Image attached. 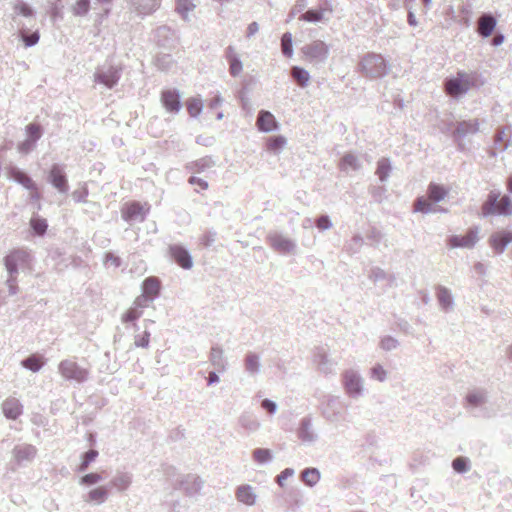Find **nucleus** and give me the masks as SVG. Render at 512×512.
I'll return each mask as SVG.
<instances>
[{"label":"nucleus","instance_id":"1","mask_svg":"<svg viewBox=\"0 0 512 512\" xmlns=\"http://www.w3.org/2000/svg\"><path fill=\"white\" fill-rule=\"evenodd\" d=\"M124 65L105 62L96 68L93 78L94 82L104 86L106 89H114L122 77Z\"/></svg>","mask_w":512,"mask_h":512},{"label":"nucleus","instance_id":"2","mask_svg":"<svg viewBox=\"0 0 512 512\" xmlns=\"http://www.w3.org/2000/svg\"><path fill=\"white\" fill-rule=\"evenodd\" d=\"M92 0H76L71 5L70 10L75 17H86L92 9ZM113 0H94V5H100L101 10L95 12V22L102 23L103 19L107 18L111 13V5ZM97 10V7H93Z\"/></svg>","mask_w":512,"mask_h":512},{"label":"nucleus","instance_id":"3","mask_svg":"<svg viewBox=\"0 0 512 512\" xmlns=\"http://www.w3.org/2000/svg\"><path fill=\"white\" fill-rule=\"evenodd\" d=\"M481 212L484 216L489 215H512V200L506 196H500L499 193L490 192L486 201L481 207Z\"/></svg>","mask_w":512,"mask_h":512},{"label":"nucleus","instance_id":"4","mask_svg":"<svg viewBox=\"0 0 512 512\" xmlns=\"http://www.w3.org/2000/svg\"><path fill=\"white\" fill-rule=\"evenodd\" d=\"M32 259V255L26 249L16 248L11 250L4 257V265L8 275L18 276L20 270L30 269Z\"/></svg>","mask_w":512,"mask_h":512},{"label":"nucleus","instance_id":"5","mask_svg":"<svg viewBox=\"0 0 512 512\" xmlns=\"http://www.w3.org/2000/svg\"><path fill=\"white\" fill-rule=\"evenodd\" d=\"M151 205L147 202L141 203L137 200H131L123 203L121 207V217L129 225L142 223L146 220Z\"/></svg>","mask_w":512,"mask_h":512},{"label":"nucleus","instance_id":"6","mask_svg":"<svg viewBox=\"0 0 512 512\" xmlns=\"http://www.w3.org/2000/svg\"><path fill=\"white\" fill-rule=\"evenodd\" d=\"M476 86V77L464 71H459L457 76L446 80L444 90L451 97H457L468 92Z\"/></svg>","mask_w":512,"mask_h":512},{"label":"nucleus","instance_id":"7","mask_svg":"<svg viewBox=\"0 0 512 512\" xmlns=\"http://www.w3.org/2000/svg\"><path fill=\"white\" fill-rule=\"evenodd\" d=\"M65 168L66 166L62 163H54L46 174L47 183L56 189L59 194L63 195H66L70 188Z\"/></svg>","mask_w":512,"mask_h":512},{"label":"nucleus","instance_id":"8","mask_svg":"<svg viewBox=\"0 0 512 512\" xmlns=\"http://www.w3.org/2000/svg\"><path fill=\"white\" fill-rule=\"evenodd\" d=\"M58 371L65 380L83 383L88 379L89 371L75 361L65 359L58 365Z\"/></svg>","mask_w":512,"mask_h":512},{"label":"nucleus","instance_id":"9","mask_svg":"<svg viewBox=\"0 0 512 512\" xmlns=\"http://www.w3.org/2000/svg\"><path fill=\"white\" fill-rule=\"evenodd\" d=\"M154 41L159 48L171 51L177 46L179 37L175 30L167 25H162L155 29Z\"/></svg>","mask_w":512,"mask_h":512},{"label":"nucleus","instance_id":"10","mask_svg":"<svg viewBox=\"0 0 512 512\" xmlns=\"http://www.w3.org/2000/svg\"><path fill=\"white\" fill-rule=\"evenodd\" d=\"M168 254L173 262L181 268L188 270L193 266V258L188 249L181 244H171L168 247Z\"/></svg>","mask_w":512,"mask_h":512},{"label":"nucleus","instance_id":"11","mask_svg":"<svg viewBox=\"0 0 512 512\" xmlns=\"http://www.w3.org/2000/svg\"><path fill=\"white\" fill-rule=\"evenodd\" d=\"M203 485L202 480L197 475L187 474L178 479L174 484L175 490H183L188 497L196 496Z\"/></svg>","mask_w":512,"mask_h":512},{"label":"nucleus","instance_id":"12","mask_svg":"<svg viewBox=\"0 0 512 512\" xmlns=\"http://www.w3.org/2000/svg\"><path fill=\"white\" fill-rule=\"evenodd\" d=\"M161 103L167 112L178 113L182 108L181 94L178 89H164L160 96Z\"/></svg>","mask_w":512,"mask_h":512},{"label":"nucleus","instance_id":"13","mask_svg":"<svg viewBox=\"0 0 512 512\" xmlns=\"http://www.w3.org/2000/svg\"><path fill=\"white\" fill-rule=\"evenodd\" d=\"M7 176L10 180L23 186L26 190H33L37 188V183L32 177L23 169L16 165H9L7 167Z\"/></svg>","mask_w":512,"mask_h":512},{"label":"nucleus","instance_id":"14","mask_svg":"<svg viewBox=\"0 0 512 512\" xmlns=\"http://www.w3.org/2000/svg\"><path fill=\"white\" fill-rule=\"evenodd\" d=\"M361 64L370 76H381L385 73L384 59L380 55H367L363 58Z\"/></svg>","mask_w":512,"mask_h":512},{"label":"nucleus","instance_id":"15","mask_svg":"<svg viewBox=\"0 0 512 512\" xmlns=\"http://www.w3.org/2000/svg\"><path fill=\"white\" fill-rule=\"evenodd\" d=\"M15 462L21 466L24 462H32L37 455V448L28 443L18 444L12 450Z\"/></svg>","mask_w":512,"mask_h":512},{"label":"nucleus","instance_id":"16","mask_svg":"<svg viewBox=\"0 0 512 512\" xmlns=\"http://www.w3.org/2000/svg\"><path fill=\"white\" fill-rule=\"evenodd\" d=\"M478 240L477 230L470 229L464 235H454L447 240L450 248H471Z\"/></svg>","mask_w":512,"mask_h":512},{"label":"nucleus","instance_id":"17","mask_svg":"<svg viewBox=\"0 0 512 512\" xmlns=\"http://www.w3.org/2000/svg\"><path fill=\"white\" fill-rule=\"evenodd\" d=\"M1 409L8 420H17L23 414V405L19 399L15 397L6 398L2 404Z\"/></svg>","mask_w":512,"mask_h":512},{"label":"nucleus","instance_id":"18","mask_svg":"<svg viewBox=\"0 0 512 512\" xmlns=\"http://www.w3.org/2000/svg\"><path fill=\"white\" fill-rule=\"evenodd\" d=\"M222 348L220 346L212 347L211 349V360L213 365L218 366L217 371H210L207 379V384L212 385L214 383H217L220 381V377L218 375V372H221L224 370V363L222 360Z\"/></svg>","mask_w":512,"mask_h":512},{"label":"nucleus","instance_id":"19","mask_svg":"<svg viewBox=\"0 0 512 512\" xmlns=\"http://www.w3.org/2000/svg\"><path fill=\"white\" fill-rule=\"evenodd\" d=\"M496 25L497 20L494 16L491 14H483L477 21V32L482 37L487 38L492 35Z\"/></svg>","mask_w":512,"mask_h":512},{"label":"nucleus","instance_id":"20","mask_svg":"<svg viewBox=\"0 0 512 512\" xmlns=\"http://www.w3.org/2000/svg\"><path fill=\"white\" fill-rule=\"evenodd\" d=\"M268 241L270 246L274 248L278 253L287 254L292 252L294 249L293 242L289 238L280 234L269 236Z\"/></svg>","mask_w":512,"mask_h":512},{"label":"nucleus","instance_id":"21","mask_svg":"<svg viewBox=\"0 0 512 512\" xmlns=\"http://www.w3.org/2000/svg\"><path fill=\"white\" fill-rule=\"evenodd\" d=\"M29 229L34 237L42 238L47 233L48 221L38 213H33L29 222Z\"/></svg>","mask_w":512,"mask_h":512},{"label":"nucleus","instance_id":"22","mask_svg":"<svg viewBox=\"0 0 512 512\" xmlns=\"http://www.w3.org/2000/svg\"><path fill=\"white\" fill-rule=\"evenodd\" d=\"M109 493L110 489L108 485L98 486L91 489L87 495L84 496V501L95 505H101L107 500Z\"/></svg>","mask_w":512,"mask_h":512},{"label":"nucleus","instance_id":"23","mask_svg":"<svg viewBox=\"0 0 512 512\" xmlns=\"http://www.w3.org/2000/svg\"><path fill=\"white\" fill-rule=\"evenodd\" d=\"M141 288L142 293L154 301L160 294L161 282L158 277L150 276L143 280Z\"/></svg>","mask_w":512,"mask_h":512},{"label":"nucleus","instance_id":"24","mask_svg":"<svg viewBox=\"0 0 512 512\" xmlns=\"http://www.w3.org/2000/svg\"><path fill=\"white\" fill-rule=\"evenodd\" d=\"M304 54L311 59H324L328 54V48L323 41L317 40L304 48Z\"/></svg>","mask_w":512,"mask_h":512},{"label":"nucleus","instance_id":"25","mask_svg":"<svg viewBox=\"0 0 512 512\" xmlns=\"http://www.w3.org/2000/svg\"><path fill=\"white\" fill-rule=\"evenodd\" d=\"M256 125L258 129L263 132H270L278 127L275 117L268 111H260Z\"/></svg>","mask_w":512,"mask_h":512},{"label":"nucleus","instance_id":"26","mask_svg":"<svg viewBox=\"0 0 512 512\" xmlns=\"http://www.w3.org/2000/svg\"><path fill=\"white\" fill-rule=\"evenodd\" d=\"M46 363V360L45 358L38 354V353H33V354H30L29 356L25 357L22 361H21V366L31 372H39L43 366L45 365Z\"/></svg>","mask_w":512,"mask_h":512},{"label":"nucleus","instance_id":"27","mask_svg":"<svg viewBox=\"0 0 512 512\" xmlns=\"http://www.w3.org/2000/svg\"><path fill=\"white\" fill-rule=\"evenodd\" d=\"M344 386L346 392L351 396H356L361 391V383L359 377L354 372H345L343 375Z\"/></svg>","mask_w":512,"mask_h":512},{"label":"nucleus","instance_id":"28","mask_svg":"<svg viewBox=\"0 0 512 512\" xmlns=\"http://www.w3.org/2000/svg\"><path fill=\"white\" fill-rule=\"evenodd\" d=\"M161 0H132L133 6L139 15L146 16L160 6Z\"/></svg>","mask_w":512,"mask_h":512},{"label":"nucleus","instance_id":"29","mask_svg":"<svg viewBox=\"0 0 512 512\" xmlns=\"http://www.w3.org/2000/svg\"><path fill=\"white\" fill-rule=\"evenodd\" d=\"M512 242V233L511 232H497L494 233L490 238V245L497 252H502L507 244Z\"/></svg>","mask_w":512,"mask_h":512},{"label":"nucleus","instance_id":"30","mask_svg":"<svg viewBox=\"0 0 512 512\" xmlns=\"http://www.w3.org/2000/svg\"><path fill=\"white\" fill-rule=\"evenodd\" d=\"M19 39L26 48L35 46L40 39V33L38 30L30 31L28 28L23 27L19 31Z\"/></svg>","mask_w":512,"mask_h":512},{"label":"nucleus","instance_id":"31","mask_svg":"<svg viewBox=\"0 0 512 512\" xmlns=\"http://www.w3.org/2000/svg\"><path fill=\"white\" fill-rule=\"evenodd\" d=\"M99 455L98 450L94 448H90L88 451L83 452L80 455V464L78 465L76 471L78 473H83L88 470L89 466L97 459Z\"/></svg>","mask_w":512,"mask_h":512},{"label":"nucleus","instance_id":"32","mask_svg":"<svg viewBox=\"0 0 512 512\" xmlns=\"http://www.w3.org/2000/svg\"><path fill=\"white\" fill-rule=\"evenodd\" d=\"M155 65L158 70L169 72L175 66V61L171 54L159 53L155 58Z\"/></svg>","mask_w":512,"mask_h":512},{"label":"nucleus","instance_id":"33","mask_svg":"<svg viewBox=\"0 0 512 512\" xmlns=\"http://www.w3.org/2000/svg\"><path fill=\"white\" fill-rule=\"evenodd\" d=\"M15 15L23 16L25 18H34L36 10L27 2L17 0L13 5Z\"/></svg>","mask_w":512,"mask_h":512},{"label":"nucleus","instance_id":"34","mask_svg":"<svg viewBox=\"0 0 512 512\" xmlns=\"http://www.w3.org/2000/svg\"><path fill=\"white\" fill-rule=\"evenodd\" d=\"M44 134L43 126L38 122H31L25 126V135L31 141L37 142L41 139Z\"/></svg>","mask_w":512,"mask_h":512},{"label":"nucleus","instance_id":"35","mask_svg":"<svg viewBox=\"0 0 512 512\" xmlns=\"http://www.w3.org/2000/svg\"><path fill=\"white\" fill-rule=\"evenodd\" d=\"M236 496L240 502L246 505H253L255 503L256 495L249 485L240 486L237 489Z\"/></svg>","mask_w":512,"mask_h":512},{"label":"nucleus","instance_id":"36","mask_svg":"<svg viewBox=\"0 0 512 512\" xmlns=\"http://www.w3.org/2000/svg\"><path fill=\"white\" fill-rule=\"evenodd\" d=\"M131 476L128 473H122L115 476L109 483L110 487H115L119 491L126 490L131 484Z\"/></svg>","mask_w":512,"mask_h":512},{"label":"nucleus","instance_id":"37","mask_svg":"<svg viewBox=\"0 0 512 512\" xmlns=\"http://www.w3.org/2000/svg\"><path fill=\"white\" fill-rule=\"evenodd\" d=\"M195 7L193 0H176V12L184 21H188V12L194 10Z\"/></svg>","mask_w":512,"mask_h":512},{"label":"nucleus","instance_id":"38","mask_svg":"<svg viewBox=\"0 0 512 512\" xmlns=\"http://www.w3.org/2000/svg\"><path fill=\"white\" fill-rule=\"evenodd\" d=\"M447 195V190L438 184L431 183L428 187V196L432 202H439Z\"/></svg>","mask_w":512,"mask_h":512},{"label":"nucleus","instance_id":"39","mask_svg":"<svg viewBox=\"0 0 512 512\" xmlns=\"http://www.w3.org/2000/svg\"><path fill=\"white\" fill-rule=\"evenodd\" d=\"M142 313L143 311L137 307H131L122 315V322L126 324L132 323L137 331L139 327L136 324V321L142 316Z\"/></svg>","mask_w":512,"mask_h":512},{"label":"nucleus","instance_id":"40","mask_svg":"<svg viewBox=\"0 0 512 512\" xmlns=\"http://www.w3.org/2000/svg\"><path fill=\"white\" fill-rule=\"evenodd\" d=\"M187 109L191 117H198L203 110V102L201 98L191 97L186 103Z\"/></svg>","mask_w":512,"mask_h":512},{"label":"nucleus","instance_id":"41","mask_svg":"<svg viewBox=\"0 0 512 512\" xmlns=\"http://www.w3.org/2000/svg\"><path fill=\"white\" fill-rule=\"evenodd\" d=\"M103 479H104V477L100 473L90 472V473L84 474L82 477H80L79 483H80V485L90 487V486L98 484Z\"/></svg>","mask_w":512,"mask_h":512},{"label":"nucleus","instance_id":"42","mask_svg":"<svg viewBox=\"0 0 512 512\" xmlns=\"http://www.w3.org/2000/svg\"><path fill=\"white\" fill-rule=\"evenodd\" d=\"M286 144V139L283 136L270 137L266 142V148L270 152H278Z\"/></svg>","mask_w":512,"mask_h":512},{"label":"nucleus","instance_id":"43","mask_svg":"<svg viewBox=\"0 0 512 512\" xmlns=\"http://www.w3.org/2000/svg\"><path fill=\"white\" fill-rule=\"evenodd\" d=\"M320 479V474L315 468H308L302 472V480L309 486H313Z\"/></svg>","mask_w":512,"mask_h":512},{"label":"nucleus","instance_id":"44","mask_svg":"<svg viewBox=\"0 0 512 512\" xmlns=\"http://www.w3.org/2000/svg\"><path fill=\"white\" fill-rule=\"evenodd\" d=\"M292 77L297 81V83L304 87L309 81V74L307 71L300 67H293L292 69Z\"/></svg>","mask_w":512,"mask_h":512},{"label":"nucleus","instance_id":"45","mask_svg":"<svg viewBox=\"0 0 512 512\" xmlns=\"http://www.w3.org/2000/svg\"><path fill=\"white\" fill-rule=\"evenodd\" d=\"M216 235L217 233L214 230H207L200 238V244L207 248L212 249L214 247V243L216 241Z\"/></svg>","mask_w":512,"mask_h":512},{"label":"nucleus","instance_id":"46","mask_svg":"<svg viewBox=\"0 0 512 512\" xmlns=\"http://www.w3.org/2000/svg\"><path fill=\"white\" fill-rule=\"evenodd\" d=\"M437 299L443 308H448L452 304V297L447 288L440 287L438 289Z\"/></svg>","mask_w":512,"mask_h":512},{"label":"nucleus","instance_id":"47","mask_svg":"<svg viewBox=\"0 0 512 512\" xmlns=\"http://www.w3.org/2000/svg\"><path fill=\"white\" fill-rule=\"evenodd\" d=\"M324 10H308L301 15L300 19L307 22H318L323 19Z\"/></svg>","mask_w":512,"mask_h":512},{"label":"nucleus","instance_id":"48","mask_svg":"<svg viewBox=\"0 0 512 512\" xmlns=\"http://www.w3.org/2000/svg\"><path fill=\"white\" fill-rule=\"evenodd\" d=\"M150 343V332L145 325V330L142 334H136L134 344L136 347L148 348Z\"/></svg>","mask_w":512,"mask_h":512},{"label":"nucleus","instance_id":"49","mask_svg":"<svg viewBox=\"0 0 512 512\" xmlns=\"http://www.w3.org/2000/svg\"><path fill=\"white\" fill-rule=\"evenodd\" d=\"M36 146L37 144L35 142L26 137L23 141H20L17 144V150L22 155H28L36 148Z\"/></svg>","mask_w":512,"mask_h":512},{"label":"nucleus","instance_id":"50","mask_svg":"<svg viewBox=\"0 0 512 512\" xmlns=\"http://www.w3.org/2000/svg\"><path fill=\"white\" fill-rule=\"evenodd\" d=\"M432 201L428 198L420 197L414 204L416 212L428 213L432 211Z\"/></svg>","mask_w":512,"mask_h":512},{"label":"nucleus","instance_id":"51","mask_svg":"<svg viewBox=\"0 0 512 512\" xmlns=\"http://www.w3.org/2000/svg\"><path fill=\"white\" fill-rule=\"evenodd\" d=\"M281 47L284 55L290 57L292 55V36L290 33H285L281 39Z\"/></svg>","mask_w":512,"mask_h":512},{"label":"nucleus","instance_id":"52","mask_svg":"<svg viewBox=\"0 0 512 512\" xmlns=\"http://www.w3.org/2000/svg\"><path fill=\"white\" fill-rule=\"evenodd\" d=\"M213 164V161L210 157L201 158L195 162H193L191 165L193 166V169L195 172H202L206 168L211 167Z\"/></svg>","mask_w":512,"mask_h":512},{"label":"nucleus","instance_id":"53","mask_svg":"<svg viewBox=\"0 0 512 512\" xmlns=\"http://www.w3.org/2000/svg\"><path fill=\"white\" fill-rule=\"evenodd\" d=\"M110 263L115 268H118L122 265V259L118 255H116L113 251H107L104 254V264Z\"/></svg>","mask_w":512,"mask_h":512},{"label":"nucleus","instance_id":"54","mask_svg":"<svg viewBox=\"0 0 512 512\" xmlns=\"http://www.w3.org/2000/svg\"><path fill=\"white\" fill-rule=\"evenodd\" d=\"M88 193V188L86 185H84L81 188L76 189L72 192V198L77 203H84L86 202Z\"/></svg>","mask_w":512,"mask_h":512},{"label":"nucleus","instance_id":"55","mask_svg":"<svg viewBox=\"0 0 512 512\" xmlns=\"http://www.w3.org/2000/svg\"><path fill=\"white\" fill-rule=\"evenodd\" d=\"M253 457L258 463H264L270 460L271 453L268 449H256L253 452Z\"/></svg>","mask_w":512,"mask_h":512},{"label":"nucleus","instance_id":"56","mask_svg":"<svg viewBox=\"0 0 512 512\" xmlns=\"http://www.w3.org/2000/svg\"><path fill=\"white\" fill-rule=\"evenodd\" d=\"M453 469L459 473L466 472L468 469L467 460L463 457H457L452 463Z\"/></svg>","mask_w":512,"mask_h":512},{"label":"nucleus","instance_id":"57","mask_svg":"<svg viewBox=\"0 0 512 512\" xmlns=\"http://www.w3.org/2000/svg\"><path fill=\"white\" fill-rule=\"evenodd\" d=\"M17 277L18 276L15 275H8L6 285L8 286L9 295H15L19 290V287L17 285Z\"/></svg>","mask_w":512,"mask_h":512},{"label":"nucleus","instance_id":"58","mask_svg":"<svg viewBox=\"0 0 512 512\" xmlns=\"http://www.w3.org/2000/svg\"><path fill=\"white\" fill-rule=\"evenodd\" d=\"M390 166L387 160H381L378 163L377 174L381 180H384L389 172Z\"/></svg>","mask_w":512,"mask_h":512},{"label":"nucleus","instance_id":"59","mask_svg":"<svg viewBox=\"0 0 512 512\" xmlns=\"http://www.w3.org/2000/svg\"><path fill=\"white\" fill-rule=\"evenodd\" d=\"M153 300L149 298L147 295L143 294L137 297L134 301L135 307L142 310V308L148 307Z\"/></svg>","mask_w":512,"mask_h":512},{"label":"nucleus","instance_id":"60","mask_svg":"<svg viewBox=\"0 0 512 512\" xmlns=\"http://www.w3.org/2000/svg\"><path fill=\"white\" fill-rule=\"evenodd\" d=\"M229 65H230L229 70H230L231 75L237 76L241 73L242 64L236 58H231L229 61Z\"/></svg>","mask_w":512,"mask_h":512},{"label":"nucleus","instance_id":"61","mask_svg":"<svg viewBox=\"0 0 512 512\" xmlns=\"http://www.w3.org/2000/svg\"><path fill=\"white\" fill-rule=\"evenodd\" d=\"M342 167L347 168H356L357 167V158L351 154H347L342 158L341 162Z\"/></svg>","mask_w":512,"mask_h":512},{"label":"nucleus","instance_id":"62","mask_svg":"<svg viewBox=\"0 0 512 512\" xmlns=\"http://www.w3.org/2000/svg\"><path fill=\"white\" fill-rule=\"evenodd\" d=\"M188 182L191 184V185H196L198 186L199 188L205 190L208 188V183L207 181H205L204 179L202 178H199V177H196V176H191L188 180Z\"/></svg>","mask_w":512,"mask_h":512},{"label":"nucleus","instance_id":"63","mask_svg":"<svg viewBox=\"0 0 512 512\" xmlns=\"http://www.w3.org/2000/svg\"><path fill=\"white\" fill-rule=\"evenodd\" d=\"M31 422L39 427H44L47 424V419L39 413L33 414Z\"/></svg>","mask_w":512,"mask_h":512},{"label":"nucleus","instance_id":"64","mask_svg":"<svg viewBox=\"0 0 512 512\" xmlns=\"http://www.w3.org/2000/svg\"><path fill=\"white\" fill-rule=\"evenodd\" d=\"M385 375L386 372L381 366H377L372 369V376L379 381H383Z\"/></svg>","mask_w":512,"mask_h":512}]
</instances>
